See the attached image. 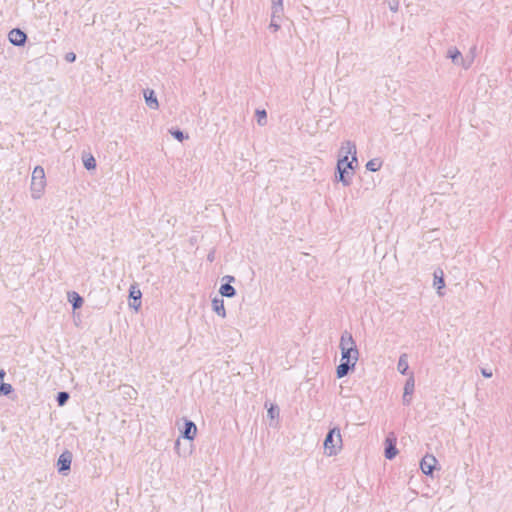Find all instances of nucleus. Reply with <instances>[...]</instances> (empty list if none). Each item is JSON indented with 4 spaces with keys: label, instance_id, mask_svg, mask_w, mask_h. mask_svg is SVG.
<instances>
[{
    "label": "nucleus",
    "instance_id": "f257e3e1",
    "mask_svg": "<svg viewBox=\"0 0 512 512\" xmlns=\"http://www.w3.org/2000/svg\"><path fill=\"white\" fill-rule=\"evenodd\" d=\"M340 348L342 352L341 363L337 367L338 378L344 377L350 368H353L358 360V350L355 342L349 333H344L341 336Z\"/></svg>",
    "mask_w": 512,
    "mask_h": 512
},
{
    "label": "nucleus",
    "instance_id": "f03ea898",
    "mask_svg": "<svg viewBox=\"0 0 512 512\" xmlns=\"http://www.w3.org/2000/svg\"><path fill=\"white\" fill-rule=\"evenodd\" d=\"M346 148H347V152L349 154H352V160L348 161V156H344L342 159H340L338 161V171L340 174V181H342L344 184L349 183V178L353 171L352 163L354 161H356V157L354 156V154L356 153L355 146L350 143H347Z\"/></svg>",
    "mask_w": 512,
    "mask_h": 512
},
{
    "label": "nucleus",
    "instance_id": "7ed1b4c3",
    "mask_svg": "<svg viewBox=\"0 0 512 512\" xmlns=\"http://www.w3.org/2000/svg\"><path fill=\"white\" fill-rule=\"evenodd\" d=\"M342 447V438L338 429H332L324 441V451L328 456L337 454Z\"/></svg>",
    "mask_w": 512,
    "mask_h": 512
},
{
    "label": "nucleus",
    "instance_id": "20e7f679",
    "mask_svg": "<svg viewBox=\"0 0 512 512\" xmlns=\"http://www.w3.org/2000/svg\"><path fill=\"white\" fill-rule=\"evenodd\" d=\"M46 186L45 172L40 166L34 168L31 179V191L34 198H39Z\"/></svg>",
    "mask_w": 512,
    "mask_h": 512
},
{
    "label": "nucleus",
    "instance_id": "39448f33",
    "mask_svg": "<svg viewBox=\"0 0 512 512\" xmlns=\"http://www.w3.org/2000/svg\"><path fill=\"white\" fill-rule=\"evenodd\" d=\"M437 464V459L433 455H425L420 463L422 472L426 475H431Z\"/></svg>",
    "mask_w": 512,
    "mask_h": 512
},
{
    "label": "nucleus",
    "instance_id": "423d86ee",
    "mask_svg": "<svg viewBox=\"0 0 512 512\" xmlns=\"http://www.w3.org/2000/svg\"><path fill=\"white\" fill-rule=\"evenodd\" d=\"M9 41L16 46H22L25 44L27 36L26 34L20 30V29H12L9 32Z\"/></svg>",
    "mask_w": 512,
    "mask_h": 512
},
{
    "label": "nucleus",
    "instance_id": "0eeeda50",
    "mask_svg": "<svg viewBox=\"0 0 512 512\" xmlns=\"http://www.w3.org/2000/svg\"><path fill=\"white\" fill-rule=\"evenodd\" d=\"M385 444H386L385 456L388 459H392L397 454L396 437L393 433H391L387 436Z\"/></svg>",
    "mask_w": 512,
    "mask_h": 512
},
{
    "label": "nucleus",
    "instance_id": "6e6552de",
    "mask_svg": "<svg viewBox=\"0 0 512 512\" xmlns=\"http://www.w3.org/2000/svg\"><path fill=\"white\" fill-rule=\"evenodd\" d=\"M72 462V454L69 451L63 452L57 461V466L59 472L67 471L70 469V465Z\"/></svg>",
    "mask_w": 512,
    "mask_h": 512
},
{
    "label": "nucleus",
    "instance_id": "1a4fd4ad",
    "mask_svg": "<svg viewBox=\"0 0 512 512\" xmlns=\"http://www.w3.org/2000/svg\"><path fill=\"white\" fill-rule=\"evenodd\" d=\"M129 296L133 300V302L130 304V306L133 307L136 311H138L141 306V301H140L141 296H142L141 291L135 285H132L130 288Z\"/></svg>",
    "mask_w": 512,
    "mask_h": 512
},
{
    "label": "nucleus",
    "instance_id": "9d476101",
    "mask_svg": "<svg viewBox=\"0 0 512 512\" xmlns=\"http://www.w3.org/2000/svg\"><path fill=\"white\" fill-rule=\"evenodd\" d=\"M185 426L186 427H185V431H184V437L189 440H193L197 433V428H196L195 424L191 421H187Z\"/></svg>",
    "mask_w": 512,
    "mask_h": 512
},
{
    "label": "nucleus",
    "instance_id": "9b49d317",
    "mask_svg": "<svg viewBox=\"0 0 512 512\" xmlns=\"http://www.w3.org/2000/svg\"><path fill=\"white\" fill-rule=\"evenodd\" d=\"M434 286L438 291L444 288V273L441 269L434 273Z\"/></svg>",
    "mask_w": 512,
    "mask_h": 512
},
{
    "label": "nucleus",
    "instance_id": "f8f14e48",
    "mask_svg": "<svg viewBox=\"0 0 512 512\" xmlns=\"http://www.w3.org/2000/svg\"><path fill=\"white\" fill-rule=\"evenodd\" d=\"M213 309L214 311L222 316V317H225L226 313H225V307H224V302L222 299H214L213 302Z\"/></svg>",
    "mask_w": 512,
    "mask_h": 512
},
{
    "label": "nucleus",
    "instance_id": "ddd939ff",
    "mask_svg": "<svg viewBox=\"0 0 512 512\" xmlns=\"http://www.w3.org/2000/svg\"><path fill=\"white\" fill-rule=\"evenodd\" d=\"M5 376L4 371H0V394L8 395L12 392V386L8 383L3 382Z\"/></svg>",
    "mask_w": 512,
    "mask_h": 512
},
{
    "label": "nucleus",
    "instance_id": "4468645a",
    "mask_svg": "<svg viewBox=\"0 0 512 512\" xmlns=\"http://www.w3.org/2000/svg\"><path fill=\"white\" fill-rule=\"evenodd\" d=\"M144 97H145V100H146V103L148 104V106H150L151 108L158 107L157 99L154 97V92L152 90L146 91L144 93Z\"/></svg>",
    "mask_w": 512,
    "mask_h": 512
},
{
    "label": "nucleus",
    "instance_id": "2eb2a0df",
    "mask_svg": "<svg viewBox=\"0 0 512 512\" xmlns=\"http://www.w3.org/2000/svg\"><path fill=\"white\" fill-rule=\"evenodd\" d=\"M220 293L222 296L232 297L235 294V290L230 284H224L220 288Z\"/></svg>",
    "mask_w": 512,
    "mask_h": 512
},
{
    "label": "nucleus",
    "instance_id": "dca6fc26",
    "mask_svg": "<svg viewBox=\"0 0 512 512\" xmlns=\"http://www.w3.org/2000/svg\"><path fill=\"white\" fill-rule=\"evenodd\" d=\"M408 369V362H407V359H406V355H403L400 357L399 359V362H398V370L404 374Z\"/></svg>",
    "mask_w": 512,
    "mask_h": 512
},
{
    "label": "nucleus",
    "instance_id": "f3484780",
    "mask_svg": "<svg viewBox=\"0 0 512 512\" xmlns=\"http://www.w3.org/2000/svg\"><path fill=\"white\" fill-rule=\"evenodd\" d=\"M367 169L370 170V171H378L381 167V162L377 159H373V160H370L367 165H366Z\"/></svg>",
    "mask_w": 512,
    "mask_h": 512
},
{
    "label": "nucleus",
    "instance_id": "a211bd4d",
    "mask_svg": "<svg viewBox=\"0 0 512 512\" xmlns=\"http://www.w3.org/2000/svg\"><path fill=\"white\" fill-rule=\"evenodd\" d=\"M70 300L72 301L74 308H79L83 303L82 298L75 292L70 295Z\"/></svg>",
    "mask_w": 512,
    "mask_h": 512
},
{
    "label": "nucleus",
    "instance_id": "6ab92c4d",
    "mask_svg": "<svg viewBox=\"0 0 512 512\" xmlns=\"http://www.w3.org/2000/svg\"><path fill=\"white\" fill-rule=\"evenodd\" d=\"M84 165L87 169H94L96 167L95 159L92 155H88L84 159Z\"/></svg>",
    "mask_w": 512,
    "mask_h": 512
},
{
    "label": "nucleus",
    "instance_id": "aec40b11",
    "mask_svg": "<svg viewBox=\"0 0 512 512\" xmlns=\"http://www.w3.org/2000/svg\"><path fill=\"white\" fill-rule=\"evenodd\" d=\"M69 395L66 392H60L58 394V403L59 405H64L68 399Z\"/></svg>",
    "mask_w": 512,
    "mask_h": 512
},
{
    "label": "nucleus",
    "instance_id": "412c9836",
    "mask_svg": "<svg viewBox=\"0 0 512 512\" xmlns=\"http://www.w3.org/2000/svg\"><path fill=\"white\" fill-rule=\"evenodd\" d=\"M414 389V381L413 379H410L405 386V394H410L413 392Z\"/></svg>",
    "mask_w": 512,
    "mask_h": 512
},
{
    "label": "nucleus",
    "instance_id": "4be33fe9",
    "mask_svg": "<svg viewBox=\"0 0 512 512\" xmlns=\"http://www.w3.org/2000/svg\"><path fill=\"white\" fill-rule=\"evenodd\" d=\"M258 117V123L263 124L265 118H266V111L265 110H258L256 113Z\"/></svg>",
    "mask_w": 512,
    "mask_h": 512
},
{
    "label": "nucleus",
    "instance_id": "5701e85b",
    "mask_svg": "<svg viewBox=\"0 0 512 512\" xmlns=\"http://www.w3.org/2000/svg\"><path fill=\"white\" fill-rule=\"evenodd\" d=\"M173 135L179 141H182L184 139V135L181 131H175V132H173Z\"/></svg>",
    "mask_w": 512,
    "mask_h": 512
},
{
    "label": "nucleus",
    "instance_id": "b1692460",
    "mask_svg": "<svg viewBox=\"0 0 512 512\" xmlns=\"http://www.w3.org/2000/svg\"><path fill=\"white\" fill-rule=\"evenodd\" d=\"M76 56L74 53H69L66 55V59L70 62H73L75 60Z\"/></svg>",
    "mask_w": 512,
    "mask_h": 512
},
{
    "label": "nucleus",
    "instance_id": "393cba45",
    "mask_svg": "<svg viewBox=\"0 0 512 512\" xmlns=\"http://www.w3.org/2000/svg\"><path fill=\"white\" fill-rule=\"evenodd\" d=\"M268 414L270 415L271 418H274L275 417V414H277V412L275 411V409L273 407H271L269 410H268Z\"/></svg>",
    "mask_w": 512,
    "mask_h": 512
},
{
    "label": "nucleus",
    "instance_id": "a878e982",
    "mask_svg": "<svg viewBox=\"0 0 512 512\" xmlns=\"http://www.w3.org/2000/svg\"><path fill=\"white\" fill-rule=\"evenodd\" d=\"M459 54H460V53H459L458 51H456L455 53H452L450 56H451V58H452L453 60H455V59H456V57H457V56H459Z\"/></svg>",
    "mask_w": 512,
    "mask_h": 512
},
{
    "label": "nucleus",
    "instance_id": "bb28decb",
    "mask_svg": "<svg viewBox=\"0 0 512 512\" xmlns=\"http://www.w3.org/2000/svg\"><path fill=\"white\" fill-rule=\"evenodd\" d=\"M483 375L485 377H490L491 376V373H488V371H483Z\"/></svg>",
    "mask_w": 512,
    "mask_h": 512
},
{
    "label": "nucleus",
    "instance_id": "cd10ccee",
    "mask_svg": "<svg viewBox=\"0 0 512 512\" xmlns=\"http://www.w3.org/2000/svg\"><path fill=\"white\" fill-rule=\"evenodd\" d=\"M483 375L485 377H490L491 376V373H488V371H483Z\"/></svg>",
    "mask_w": 512,
    "mask_h": 512
},
{
    "label": "nucleus",
    "instance_id": "c85d7f7f",
    "mask_svg": "<svg viewBox=\"0 0 512 512\" xmlns=\"http://www.w3.org/2000/svg\"><path fill=\"white\" fill-rule=\"evenodd\" d=\"M273 2H274L275 4H278V5H281V4H282V0H273Z\"/></svg>",
    "mask_w": 512,
    "mask_h": 512
}]
</instances>
